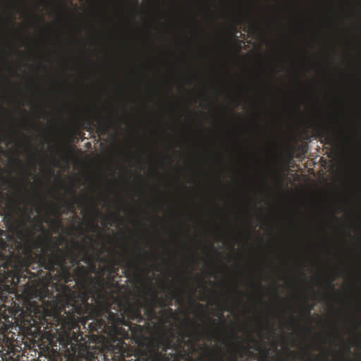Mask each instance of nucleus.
I'll list each match as a JSON object with an SVG mask.
<instances>
[{
    "label": "nucleus",
    "instance_id": "nucleus-1",
    "mask_svg": "<svg viewBox=\"0 0 361 361\" xmlns=\"http://www.w3.org/2000/svg\"><path fill=\"white\" fill-rule=\"evenodd\" d=\"M90 271L87 267L77 266L73 270V274L69 278L62 275L65 283L75 281V283L81 286L78 292H73L67 300L70 304L67 307L68 312L72 311L71 315V326L75 324L78 319L75 316L87 314L89 317H96L91 328L97 330L105 326V322L111 321L114 323L123 319V313H126L124 307L120 302H111L112 295L104 288V284H99V281L90 288L88 286ZM67 311V310H66Z\"/></svg>",
    "mask_w": 361,
    "mask_h": 361
},
{
    "label": "nucleus",
    "instance_id": "nucleus-2",
    "mask_svg": "<svg viewBox=\"0 0 361 361\" xmlns=\"http://www.w3.org/2000/svg\"><path fill=\"white\" fill-rule=\"evenodd\" d=\"M69 304L70 301L67 300L66 303L63 307L64 314L60 315L58 318V321L60 322L59 324L61 325V329L72 331V338L76 342L83 339L82 335H76L75 332L74 331L75 329H77L78 331H80L79 324H81L84 328H85V326L87 325V328L91 332H98L99 331L104 332L108 334L112 338L118 341L117 346L114 348L113 353L114 355L117 353L120 354L119 361H126L125 353H126L127 345L123 339L128 338V332L121 326V325L128 326V322L125 319L126 313H123V319H121L119 322H116L113 324L111 321L106 322L104 324L105 326L104 328H100L97 330H93V329L91 328L92 324L96 322V317H90L87 316V314L86 313L83 314L82 315H80V317H77L78 319L75 322V324L73 326H71L70 318L71 315V312L72 311H66V310H68L69 309L67 307ZM74 317H76L75 315ZM69 334H71V331H69Z\"/></svg>",
    "mask_w": 361,
    "mask_h": 361
},
{
    "label": "nucleus",
    "instance_id": "nucleus-3",
    "mask_svg": "<svg viewBox=\"0 0 361 361\" xmlns=\"http://www.w3.org/2000/svg\"><path fill=\"white\" fill-rule=\"evenodd\" d=\"M72 245V248L64 250L59 247V245L52 243L51 240L49 239L48 248L42 255L46 270L54 272L59 269L62 275L66 278L72 276L67 261L69 259L73 266L79 265V250L81 245L78 241H73Z\"/></svg>",
    "mask_w": 361,
    "mask_h": 361
},
{
    "label": "nucleus",
    "instance_id": "nucleus-4",
    "mask_svg": "<svg viewBox=\"0 0 361 361\" xmlns=\"http://www.w3.org/2000/svg\"><path fill=\"white\" fill-rule=\"evenodd\" d=\"M200 361H224V354L219 348H214L209 345H203L200 347ZM255 356L249 350L248 347L240 345L237 343L233 344L230 361H240L244 354Z\"/></svg>",
    "mask_w": 361,
    "mask_h": 361
},
{
    "label": "nucleus",
    "instance_id": "nucleus-5",
    "mask_svg": "<svg viewBox=\"0 0 361 361\" xmlns=\"http://www.w3.org/2000/svg\"><path fill=\"white\" fill-rule=\"evenodd\" d=\"M21 200H22L21 202L25 204L23 207L21 208L20 207V202H18L16 200H12V202L11 203L10 209H11V213H16V214L20 213L21 214L22 216L25 219V221L23 222V226H25V221L30 220L31 217H30V211H29V208H28V203H27L25 197H23Z\"/></svg>",
    "mask_w": 361,
    "mask_h": 361
},
{
    "label": "nucleus",
    "instance_id": "nucleus-6",
    "mask_svg": "<svg viewBox=\"0 0 361 361\" xmlns=\"http://www.w3.org/2000/svg\"><path fill=\"white\" fill-rule=\"evenodd\" d=\"M174 298L175 295L172 294L169 298L168 295H165V297L159 298L157 293H154L152 295V301L149 304L151 313L154 314V306L155 304L159 305L161 308H166L171 305Z\"/></svg>",
    "mask_w": 361,
    "mask_h": 361
},
{
    "label": "nucleus",
    "instance_id": "nucleus-7",
    "mask_svg": "<svg viewBox=\"0 0 361 361\" xmlns=\"http://www.w3.org/2000/svg\"><path fill=\"white\" fill-rule=\"evenodd\" d=\"M97 122L99 124L97 131L102 134H106L108 132L109 128L111 127L112 120L108 118H99L97 119Z\"/></svg>",
    "mask_w": 361,
    "mask_h": 361
},
{
    "label": "nucleus",
    "instance_id": "nucleus-8",
    "mask_svg": "<svg viewBox=\"0 0 361 361\" xmlns=\"http://www.w3.org/2000/svg\"><path fill=\"white\" fill-rule=\"evenodd\" d=\"M120 264V260L116 259L114 257L109 262L107 267L106 268V271L109 274H117L118 271V265Z\"/></svg>",
    "mask_w": 361,
    "mask_h": 361
},
{
    "label": "nucleus",
    "instance_id": "nucleus-9",
    "mask_svg": "<svg viewBox=\"0 0 361 361\" xmlns=\"http://www.w3.org/2000/svg\"><path fill=\"white\" fill-rule=\"evenodd\" d=\"M65 203L66 204L67 210L71 212H75V204H82L80 198L75 195L73 197L71 202L66 201Z\"/></svg>",
    "mask_w": 361,
    "mask_h": 361
},
{
    "label": "nucleus",
    "instance_id": "nucleus-10",
    "mask_svg": "<svg viewBox=\"0 0 361 361\" xmlns=\"http://www.w3.org/2000/svg\"><path fill=\"white\" fill-rule=\"evenodd\" d=\"M126 267L129 270H133L140 272V268L138 262L135 259L128 260L126 262Z\"/></svg>",
    "mask_w": 361,
    "mask_h": 361
},
{
    "label": "nucleus",
    "instance_id": "nucleus-11",
    "mask_svg": "<svg viewBox=\"0 0 361 361\" xmlns=\"http://www.w3.org/2000/svg\"><path fill=\"white\" fill-rule=\"evenodd\" d=\"M54 209L56 210V212L57 213V217L55 219L51 220V223L52 225L55 226L56 227L59 228L60 226H61V218H60L61 213L60 212V209L58 207H56V206L54 207Z\"/></svg>",
    "mask_w": 361,
    "mask_h": 361
},
{
    "label": "nucleus",
    "instance_id": "nucleus-12",
    "mask_svg": "<svg viewBox=\"0 0 361 361\" xmlns=\"http://www.w3.org/2000/svg\"><path fill=\"white\" fill-rule=\"evenodd\" d=\"M137 250H142V256L143 257H149V261L151 262L152 259H154V255L151 253V252H149L146 250H142L140 247H137Z\"/></svg>",
    "mask_w": 361,
    "mask_h": 361
},
{
    "label": "nucleus",
    "instance_id": "nucleus-13",
    "mask_svg": "<svg viewBox=\"0 0 361 361\" xmlns=\"http://www.w3.org/2000/svg\"><path fill=\"white\" fill-rule=\"evenodd\" d=\"M91 211L93 212L94 213L98 214L99 213L98 209L96 207V205L95 204H92L91 208H90Z\"/></svg>",
    "mask_w": 361,
    "mask_h": 361
},
{
    "label": "nucleus",
    "instance_id": "nucleus-14",
    "mask_svg": "<svg viewBox=\"0 0 361 361\" xmlns=\"http://www.w3.org/2000/svg\"><path fill=\"white\" fill-rule=\"evenodd\" d=\"M311 310L312 309L309 307L306 310H305L304 312L307 317H310L311 316Z\"/></svg>",
    "mask_w": 361,
    "mask_h": 361
},
{
    "label": "nucleus",
    "instance_id": "nucleus-15",
    "mask_svg": "<svg viewBox=\"0 0 361 361\" xmlns=\"http://www.w3.org/2000/svg\"><path fill=\"white\" fill-rule=\"evenodd\" d=\"M251 341L255 343L256 345H255V347L253 348L255 350H259V345L258 344V343L257 342V341L254 338H251Z\"/></svg>",
    "mask_w": 361,
    "mask_h": 361
},
{
    "label": "nucleus",
    "instance_id": "nucleus-16",
    "mask_svg": "<svg viewBox=\"0 0 361 361\" xmlns=\"http://www.w3.org/2000/svg\"><path fill=\"white\" fill-rule=\"evenodd\" d=\"M39 200L42 204H47V201L43 196L40 195L39 197Z\"/></svg>",
    "mask_w": 361,
    "mask_h": 361
},
{
    "label": "nucleus",
    "instance_id": "nucleus-17",
    "mask_svg": "<svg viewBox=\"0 0 361 361\" xmlns=\"http://www.w3.org/2000/svg\"><path fill=\"white\" fill-rule=\"evenodd\" d=\"M267 328L268 329V334H269V336H271V334L274 331L273 326H270L269 324H267Z\"/></svg>",
    "mask_w": 361,
    "mask_h": 361
},
{
    "label": "nucleus",
    "instance_id": "nucleus-18",
    "mask_svg": "<svg viewBox=\"0 0 361 361\" xmlns=\"http://www.w3.org/2000/svg\"><path fill=\"white\" fill-rule=\"evenodd\" d=\"M300 319L298 318H294L293 320L291 322V324H297V325H300Z\"/></svg>",
    "mask_w": 361,
    "mask_h": 361
},
{
    "label": "nucleus",
    "instance_id": "nucleus-19",
    "mask_svg": "<svg viewBox=\"0 0 361 361\" xmlns=\"http://www.w3.org/2000/svg\"><path fill=\"white\" fill-rule=\"evenodd\" d=\"M176 302L179 305H182L183 303V299L181 297H178L176 298Z\"/></svg>",
    "mask_w": 361,
    "mask_h": 361
},
{
    "label": "nucleus",
    "instance_id": "nucleus-20",
    "mask_svg": "<svg viewBox=\"0 0 361 361\" xmlns=\"http://www.w3.org/2000/svg\"><path fill=\"white\" fill-rule=\"evenodd\" d=\"M135 314L136 315V317H138L140 318L142 317L139 310L135 311Z\"/></svg>",
    "mask_w": 361,
    "mask_h": 361
},
{
    "label": "nucleus",
    "instance_id": "nucleus-21",
    "mask_svg": "<svg viewBox=\"0 0 361 361\" xmlns=\"http://www.w3.org/2000/svg\"><path fill=\"white\" fill-rule=\"evenodd\" d=\"M334 281V279H331V280H330V281H329V286H330V287H331V288H334V284H333Z\"/></svg>",
    "mask_w": 361,
    "mask_h": 361
},
{
    "label": "nucleus",
    "instance_id": "nucleus-22",
    "mask_svg": "<svg viewBox=\"0 0 361 361\" xmlns=\"http://www.w3.org/2000/svg\"><path fill=\"white\" fill-rule=\"evenodd\" d=\"M68 190H69L70 192H73V193H75V191H74V190H73V187L69 188Z\"/></svg>",
    "mask_w": 361,
    "mask_h": 361
},
{
    "label": "nucleus",
    "instance_id": "nucleus-23",
    "mask_svg": "<svg viewBox=\"0 0 361 361\" xmlns=\"http://www.w3.org/2000/svg\"><path fill=\"white\" fill-rule=\"evenodd\" d=\"M16 162L18 164H20V160L18 158H17V159H16Z\"/></svg>",
    "mask_w": 361,
    "mask_h": 361
},
{
    "label": "nucleus",
    "instance_id": "nucleus-24",
    "mask_svg": "<svg viewBox=\"0 0 361 361\" xmlns=\"http://www.w3.org/2000/svg\"><path fill=\"white\" fill-rule=\"evenodd\" d=\"M0 178L4 181L5 182V178L0 174Z\"/></svg>",
    "mask_w": 361,
    "mask_h": 361
},
{
    "label": "nucleus",
    "instance_id": "nucleus-25",
    "mask_svg": "<svg viewBox=\"0 0 361 361\" xmlns=\"http://www.w3.org/2000/svg\"><path fill=\"white\" fill-rule=\"evenodd\" d=\"M92 270L94 271H95V269H96V267H95V265H94V264H93V265L92 266Z\"/></svg>",
    "mask_w": 361,
    "mask_h": 361
},
{
    "label": "nucleus",
    "instance_id": "nucleus-26",
    "mask_svg": "<svg viewBox=\"0 0 361 361\" xmlns=\"http://www.w3.org/2000/svg\"><path fill=\"white\" fill-rule=\"evenodd\" d=\"M93 226H94V228H98V226H97V224L96 223H94Z\"/></svg>",
    "mask_w": 361,
    "mask_h": 361
},
{
    "label": "nucleus",
    "instance_id": "nucleus-27",
    "mask_svg": "<svg viewBox=\"0 0 361 361\" xmlns=\"http://www.w3.org/2000/svg\"><path fill=\"white\" fill-rule=\"evenodd\" d=\"M234 336H235V339H238V334H237L236 333L235 334Z\"/></svg>",
    "mask_w": 361,
    "mask_h": 361
},
{
    "label": "nucleus",
    "instance_id": "nucleus-28",
    "mask_svg": "<svg viewBox=\"0 0 361 361\" xmlns=\"http://www.w3.org/2000/svg\"><path fill=\"white\" fill-rule=\"evenodd\" d=\"M268 353H269V350L267 348H265V354L267 355V354H268Z\"/></svg>",
    "mask_w": 361,
    "mask_h": 361
},
{
    "label": "nucleus",
    "instance_id": "nucleus-29",
    "mask_svg": "<svg viewBox=\"0 0 361 361\" xmlns=\"http://www.w3.org/2000/svg\"><path fill=\"white\" fill-rule=\"evenodd\" d=\"M38 109H39V111H42V108L41 106L38 107Z\"/></svg>",
    "mask_w": 361,
    "mask_h": 361
},
{
    "label": "nucleus",
    "instance_id": "nucleus-30",
    "mask_svg": "<svg viewBox=\"0 0 361 361\" xmlns=\"http://www.w3.org/2000/svg\"><path fill=\"white\" fill-rule=\"evenodd\" d=\"M184 283H185V284H187V285L188 284V281H187V280H185V281H184Z\"/></svg>",
    "mask_w": 361,
    "mask_h": 361
},
{
    "label": "nucleus",
    "instance_id": "nucleus-31",
    "mask_svg": "<svg viewBox=\"0 0 361 361\" xmlns=\"http://www.w3.org/2000/svg\"><path fill=\"white\" fill-rule=\"evenodd\" d=\"M167 310H169V312H172V309H171L169 307L167 309Z\"/></svg>",
    "mask_w": 361,
    "mask_h": 361
},
{
    "label": "nucleus",
    "instance_id": "nucleus-32",
    "mask_svg": "<svg viewBox=\"0 0 361 361\" xmlns=\"http://www.w3.org/2000/svg\"><path fill=\"white\" fill-rule=\"evenodd\" d=\"M97 259H98V260H101L102 259L100 258V257H99V256H97Z\"/></svg>",
    "mask_w": 361,
    "mask_h": 361
},
{
    "label": "nucleus",
    "instance_id": "nucleus-33",
    "mask_svg": "<svg viewBox=\"0 0 361 361\" xmlns=\"http://www.w3.org/2000/svg\"><path fill=\"white\" fill-rule=\"evenodd\" d=\"M83 260H84L85 262H87V259H86V258H84V259H83Z\"/></svg>",
    "mask_w": 361,
    "mask_h": 361
},
{
    "label": "nucleus",
    "instance_id": "nucleus-34",
    "mask_svg": "<svg viewBox=\"0 0 361 361\" xmlns=\"http://www.w3.org/2000/svg\"><path fill=\"white\" fill-rule=\"evenodd\" d=\"M0 151L4 152L3 149L0 147Z\"/></svg>",
    "mask_w": 361,
    "mask_h": 361
},
{
    "label": "nucleus",
    "instance_id": "nucleus-35",
    "mask_svg": "<svg viewBox=\"0 0 361 361\" xmlns=\"http://www.w3.org/2000/svg\"><path fill=\"white\" fill-rule=\"evenodd\" d=\"M20 234H21L22 235H24V233H23V231H21V232H20Z\"/></svg>",
    "mask_w": 361,
    "mask_h": 361
}]
</instances>
